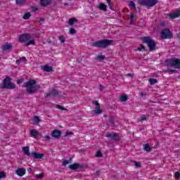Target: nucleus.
Instances as JSON below:
<instances>
[{
  "mask_svg": "<svg viewBox=\"0 0 180 180\" xmlns=\"http://www.w3.org/2000/svg\"><path fill=\"white\" fill-rule=\"evenodd\" d=\"M25 88H27V94H34L40 89V85H36V80H30L24 83Z\"/></svg>",
  "mask_w": 180,
  "mask_h": 180,
  "instance_id": "obj_1",
  "label": "nucleus"
},
{
  "mask_svg": "<svg viewBox=\"0 0 180 180\" xmlns=\"http://www.w3.org/2000/svg\"><path fill=\"white\" fill-rule=\"evenodd\" d=\"M112 43H113V40L103 39L101 41L93 42L91 46H93V47H97L99 49H106V47L110 46Z\"/></svg>",
  "mask_w": 180,
  "mask_h": 180,
  "instance_id": "obj_2",
  "label": "nucleus"
},
{
  "mask_svg": "<svg viewBox=\"0 0 180 180\" xmlns=\"http://www.w3.org/2000/svg\"><path fill=\"white\" fill-rule=\"evenodd\" d=\"M11 81H12V78L9 76H6L3 80V84L0 88L4 89H15L16 88V85L14 83H11Z\"/></svg>",
  "mask_w": 180,
  "mask_h": 180,
  "instance_id": "obj_3",
  "label": "nucleus"
},
{
  "mask_svg": "<svg viewBox=\"0 0 180 180\" xmlns=\"http://www.w3.org/2000/svg\"><path fill=\"white\" fill-rule=\"evenodd\" d=\"M141 40L143 43H146L148 44V47H149V50L150 51H154L155 50V46H157V44L155 43V41L154 39H151L150 37H145L141 38Z\"/></svg>",
  "mask_w": 180,
  "mask_h": 180,
  "instance_id": "obj_4",
  "label": "nucleus"
},
{
  "mask_svg": "<svg viewBox=\"0 0 180 180\" xmlns=\"http://www.w3.org/2000/svg\"><path fill=\"white\" fill-rule=\"evenodd\" d=\"M158 0H138L137 5L141 6H146V8H153V6L157 5Z\"/></svg>",
  "mask_w": 180,
  "mask_h": 180,
  "instance_id": "obj_5",
  "label": "nucleus"
},
{
  "mask_svg": "<svg viewBox=\"0 0 180 180\" xmlns=\"http://www.w3.org/2000/svg\"><path fill=\"white\" fill-rule=\"evenodd\" d=\"M105 137H108L110 143H116L117 141H120V136H119V134L115 132L107 133L105 134Z\"/></svg>",
  "mask_w": 180,
  "mask_h": 180,
  "instance_id": "obj_6",
  "label": "nucleus"
},
{
  "mask_svg": "<svg viewBox=\"0 0 180 180\" xmlns=\"http://www.w3.org/2000/svg\"><path fill=\"white\" fill-rule=\"evenodd\" d=\"M165 64L167 67H174L175 68H180V59H168L165 60Z\"/></svg>",
  "mask_w": 180,
  "mask_h": 180,
  "instance_id": "obj_7",
  "label": "nucleus"
},
{
  "mask_svg": "<svg viewBox=\"0 0 180 180\" xmlns=\"http://www.w3.org/2000/svg\"><path fill=\"white\" fill-rule=\"evenodd\" d=\"M160 36L162 39H172L173 37L172 32L168 28L162 30Z\"/></svg>",
  "mask_w": 180,
  "mask_h": 180,
  "instance_id": "obj_8",
  "label": "nucleus"
},
{
  "mask_svg": "<svg viewBox=\"0 0 180 180\" xmlns=\"http://www.w3.org/2000/svg\"><path fill=\"white\" fill-rule=\"evenodd\" d=\"M69 169H71V171H77V169H84L85 168V166L84 165L75 162L72 165H70L68 166Z\"/></svg>",
  "mask_w": 180,
  "mask_h": 180,
  "instance_id": "obj_9",
  "label": "nucleus"
},
{
  "mask_svg": "<svg viewBox=\"0 0 180 180\" xmlns=\"http://www.w3.org/2000/svg\"><path fill=\"white\" fill-rule=\"evenodd\" d=\"M93 105H96L95 110H94V115H101L102 110H101V104L96 101H93Z\"/></svg>",
  "mask_w": 180,
  "mask_h": 180,
  "instance_id": "obj_10",
  "label": "nucleus"
},
{
  "mask_svg": "<svg viewBox=\"0 0 180 180\" xmlns=\"http://www.w3.org/2000/svg\"><path fill=\"white\" fill-rule=\"evenodd\" d=\"M30 35L29 34H23L19 37V41L21 43H26L28 40H30Z\"/></svg>",
  "mask_w": 180,
  "mask_h": 180,
  "instance_id": "obj_11",
  "label": "nucleus"
},
{
  "mask_svg": "<svg viewBox=\"0 0 180 180\" xmlns=\"http://www.w3.org/2000/svg\"><path fill=\"white\" fill-rule=\"evenodd\" d=\"M44 96L45 98H49V96H52L53 98H55V96H58V90L53 89L49 93L45 94Z\"/></svg>",
  "mask_w": 180,
  "mask_h": 180,
  "instance_id": "obj_12",
  "label": "nucleus"
},
{
  "mask_svg": "<svg viewBox=\"0 0 180 180\" xmlns=\"http://www.w3.org/2000/svg\"><path fill=\"white\" fill-rule=\"evenodd\" d=\"M31 157H33V158H35L36 160H41V158H43V157H44V154L37 153L36 152H32Z\"/></svg>",
  "mask_w": 180,
  "mask_h": 180,
  "instance_id": "obj_13",
  "label": "nucleus"
},
{
  "mask_svg": "<svg viewBox=\"0 0 180 180\" xmlns=\"http://www.w3.org/2000/svg\"><path fill=\"white\" fill-rule=\"evenodd\" d=\"M51 136L54 137V139H60V137H61V131L55 129L51 132Z\"/></svg>",
  "mask_w": 180,
  "mask_h": 180,
  "instance_id": "obj_14",
  "label": "nucleus"
},
{
  "mask_svg": "<svg viewBox=\"0 0 180 180\" xmlns=\"http://www.w3.org/2000/svg\"><path fill=\"white\" fill-rule=\"evenodd\" d=\"M15 174L18 176H23V175H25V174H26V169H25V168H18L15 171Z\"/></svg>",
  "mask_w": 180,
  "mask_h": 180,
  "instance_id": "obj_15",
  "label": "nucleus"
},
{
  "mask_svg": "<svg viewBox=\"0 0 180 180\" xmlns=\"http://www.w3.org/2000/svg\"><path fill=\"white\" fill-rule=\"evenodd\" d=\"M12 49V44L8 43H5L1 46V50L3 52L8 51V50H11Z\"/></svg>",
  "mask_w": 180,
  "mask_h": 180,
  "instance_id": "obj_16",
  "label": "nucleus"
},
{
  "mask_svg": "<svg viewBox=\"0 0 180 180\" xmlns=\"http://www.w3.org/2000/svg\"><path fill=\"white\" fill-rule=\"evenodd\" d=\"M107 124L113 127V125L115 124V117L113 116H110L108 117V120H107Z\"/></svg>",
  "mask_w": 180,
  "mask_h": 180,
  "instance_id": "obj_17",
  "label": "nucleus"
},
{
  "mask_svg": "<svg viewBox=\"0 0 180 180\" xmlns=\"http://www.w3.org/2000/svg\"><path fill=\"white\" fill-rule=\"evenodd\" d=\"M180 16V11H177L173 13L169 14L170 19H176V18H179Z\"/></svg>",
  "mask_w": 180,
  "mask_h": 180,
  "instance_id": "obj_18",
  "label": "nucleus"
},
{
  "mask_svg": "<svg viewBox=\"0 0 180 180\" xmlns=\"http://www.w3.org/2000/svg\"><path fill=\"white\" fill-rule=\"evenodd\" d=\"M41 70H43V71H45L46 72H51V71H53V68L49 66L48 65H45L41 68Z\"/></svg>",
  "mask_w": 180,
  "mask_h": 180,
  "instance_id": "obj_19",
  "label": "nucleus"
},
{
  "mask_svg": "<svg viewBox=\"0 0 180 180\" xmlns=\"http://www.w3.org/2000/svg\"><path fill=\"white\" fill-rule=\"evenodd\" d=\"M22 151L25 153V155H27V157L32 156V153H30V151L29 150V146L22 147Z\"/></svg>",
  "mask_w": 180,
  "mask_h": 180,
  "instance_id": "obj_20",
  "label": "nucleus"
},
{
  "mask_svg": "<svg viewBox=\"0 0 180 180\" xmlns=\"http://www.w3.org/2000/svg\"><path fill=\"white\" fill-rule=\"evenodd\" d=\"M42 6H49L51 3V0H40Z\"/></svg>",
  "mask_w": 180,
  "mask_h": 180,
  "instance_id": "obj_21",
  "label": "nucleus"
},
{
  "mask_svg": "<svg viewBox=\"0 0 180 180\" xmlns=\"http://www.w3.org/2000/svg\"><path fill=\"white\" fill-rule=\"evenodd\" d=\"M31 137H34V139H36L39 136V131L36 129H32L31 130Z\"/></svg>",
  "mask_w": 180,
  "mask_h": 180,
  "instance_id": "obj_22",
  "label": "nucleus"
},
{
  "mask_svg": "<svg viewBox=\"0 0 180 180\" xmlns=\"http://www.w3.org/2000/svg\"><path fill=\"white\" fill-rule=\"evenodd\" d=\"M143 150H145V151H148V153H150V151H152L153 148L150 147V144L146 143L143 145Z\"/></svg>",
  "mask_w": 180,
  "mask_h": 180,
  "instance_id": "obj_23",
  "label": "nucleus"
},
{
  "mask_svg": "<svg viewBox=\"0 0 180 180\" xmlns=\"http://www.w3.org/2000/svg\"><path fill=\"white\" fill-rule=\"evenodd\" d=\"M107 8H108V6H106L104 4L101 3L98 5V8H100L101 11H108Z\"/></svg>",
  "mask_w": 180,
  "mask_h": 180,
  "instance_id": "obj_24",
  "label": "nucleus"
},
{
  "mask_svg": "<svg viewBox=\"0 0 180 180\" xmlns=\"http://www.w3.org/2000/svg\"><path fill=\"white\" fill-rule=\"evenodd\" d=\"M71 162H72V158H70L69 160H64L62 163V165L65 167V165H68V164H71Z\"/></svg>",
  "mask_w": 180,
  "mask_h": 180,
  "instance_id": "obj_25",
  "label": "nucleus"
},
{
  "mask_svg": "<svg viewBox=\"0 0 180 180\" xmlns=\"http://www.w3.org/2000/svg\"><path fill=\"white\" fill-rule=\"evenodd\" d=\"M129 6H130V8H131V9H134V11H137V8H136V4H134V1H130Z\"/></svg>",
  "mask_w": 180,
  "mask_h": 180,
  "instance_id": "obj_26",
  "label": "nucleus"
},
{
  "mask_svg": "<svg viewBox=\"0 0 180 180\" xmlns=\"http://www.w3.org/2000/svg\"><path fill=\"white\" fill-rule=\"evenodd\" d=\"M75 22H78V20H77L75 18L69 19V25H70V26H72Z\"/></svg>",
  "mask_w": 180,
  "mask_h": 180,
  "instance_id": "obj_27",
  "label": "nucleus"
},
{
  "mask_svg": "<svg viewBox=\"0 0 180 180\" xmlns=\"http://www.w3.org/2000/svg\"><path fill=\"white\" fill-rule=\"evenodd\" d=\"M139 122H144L148 120V117L146 116V115H142L141 117H140L138 119Z\"/></svg>",
  "mask_w": 180,
  "mask_h": 180,
  "instance_id": "obj_28",
  "label": "nucleus"
},
{
  "mask_svg": "<svg viewBox=\"0 0 180 180\" xmlns=\"http://www.w3.org/2000/svg\"><path fill=\"white\" fill-rule=\"evenodd\" d=\"M129 99V97L126 95H122L120 96V101L121 102H126Z\"/></svg>",
  "mask_w": 180,
  "mask_h": 180,
  "instance_id": "obj_29",
  "label": "nucleus"
},
{
  "mask_svg": "<svg viewBox=\"0 0 180 180\" xmlns=\"http://www.w3.org/2000/svg\"><path fill=\"white\" fill-rule=\"evenodd\" d=\"M30 16H31L30 13H26L24 14L22 19H25V20H27V19H29Z\"/></svg>",
  "mask_w": 180,
  "mask_h": 180,
  "instance_id": "obj_30",
  "label": "nucleus"
},
{
  "mask_svg": "<svg viewBox=\"0 0 180 180\" xmlns=\"http://www.w3.org/2000/svg\"><path fill=\"white\" fill-rule=\"evenodd\" d=\"M150 85H154V84H157L158 81L156 79H153V78H150L148 79Z\"/></svg>",
  "mask_w": 180,
  "mask_h": 180,
  "instance_id": "obj_31",
  "label": "nucleus"
},
{
  "mask_svg": "<svg viewBox=\"0 0 180 180\" xmlns=\"http://www.w3.org/2000/svg\"><path fill=\"white\" fill-rule=\"evenodd\" d=\"M26 2V0H16L15 4L17 5H23Z\"/></svg>",
  "mask_w": 180,
  "mask_h": 180,
  "instance_id": "obj_32",
  "label": "nucleus"
},
{
  "mask_svg": "<svg viewBox=\"0 0 180 180\" xmlns=\"http://www.w3.org/2000/svg\"><path fill=\"white\" fill-rule=\"evenodd\" d=\"M138 50L139 51H141L142 50H144V51H147V49L146 48V46H144V45L141 44L140 46L138 48Z\"/></svg>",
  "mask_w": 180,
  "mask_h": 180,
  "instance_id": "obj_33",
  "label": "nucleus"
},
{
  "mask_svg": "<svg viewBox=\"0 0 180 180\" xmlns=\"http://www.w3.org/2000/svg\"><path fill=\"white\" fill-rule=\"evenodd\" d=\"M34 122L36 124H39V123L40 122V118H39V116H35L34 117Z\"/></svg>",
  "mask_w": 180,
  "mask_h": 180,
  "instance_id": "obj_34",
  "label": "nucleus"
},
{
  "mask_svg": "<svg viewBox=\"0 0 180 180\" xmlns=\"http://www.w3.org/2000/svg\"><path fill=\"white\" fill-rule=\"evenodd\" d=\"M106 58L103 55H98L97 56V60H99V61H102L103 60H105Z\"/></svg>",
  "mask_w": 180,
  "mask_h": 180,
  "instance_id": "obj_35",
  "label": "nucleus"
},
{
  "mask_svg": "<svg viewBox=\"0 0 180 180\" xmlns=\"http://www.w3.org/2000/svg\"><path fill=\"white\" fill-rule=\"evenodd\" d=\"M56 109H60V110H68L67 108H63V106L60 105H56Z\"/></svg>",
  "mask_w": 180,
  "mask_h": 180,
  "instance_id": "obj_36",
  "label": "nucleus"
},
{
  "mask_svg": "<svg viewBox=\"0 0 180 180\" xmlns=\"http://www.w3.org/2000/svg\"><path fill=\"white\" fill-rule=\"evenodd\" d=\"M103 155H102V153L101 151H97L96 153V157H97L98 158H102Z\"/></svg>",
  "mask_w": 180,
  "mask_h": 180,
  "instance_id": "obj_37",
  "label": "nucleus"
},
{
  "mask_svg": "<svg viewBox=\"0 0 180 180\" xmlns=\"http://www.w3.org/2000/svg\"><path fill=\"white\" fill-rule=\"evenodd\" d=\"M60 43H64V41H65V37H64V36L61 35V36H59L58 37Z\"/></svg>",
  "mask_w": 180,
  "mask_h": 180,
  "instance_id": "obj_38",
  "label": "nucleus"
},
{
  "mask_svg": "<svg viewBox=\"0 0 180 180\" xmlns=\"http://www.w3.org/2000/svg\"><path fill=\"white\" fill-rule=\"evenodd\" d=\"M2 178H6V174H5L4 172H0V179H2Z\"/></svg>",
  "mask_w": 180,
  "mask_h": 180,
  "instance_id": "obj_39",
  "label": "nucleus"
},
{
  "mask_svg": "<svg viewBox=\"0 0 180 180\" xmlns=\"http://www.w3.org/2000/svg\"><path fill=\"white\" fill-rule=\"evenodd\" d=\"M31 44H32V45H34V44H35L34 39H32V40L28 41V42L27 43L26 46H31Z\"/></svg>",
  "mask_w": 180,
  "mask_h": 180,
  "instance_id": "obj_40",
  "label": "nucleus"
},
{
  "mask_svg": "<svg viewBox=\"0 0 180 180\" xmlns=\"http://www.w3.org/2000/svg\"><path fill=\"white\" fill-rule=\"evenodd\" d=\"M69 32L70 34H75V33H77V31L74 28H70Z\"/></svg>",
  "mask_w": 180,
  "mask_h": 180,
  "instance_id": "obj_41",
  "label": "nucleus"
},
{
  "mask_svg": "<svg viewBox=\"0 0 180 180\" xmlns=\"http://www.w3.org/2000/svg\"><path fill=\"white\" fill-rule=\"evenodd\" d=\"M174 176L179 179L180 178L179 172H176L175 174H174Z\"/></svg>",
  "mask_w": 180,
  "mask_h": 180,
  "instance_id": "obj_42",
  "label": "nucleus"
},
{
  "mask_svg": "<svg viewBox=\"0 0 180 180\" xmlns=\"http://www.w3.org/2000/svg\"><path fill=\"white\" fill-rule=\"evenodd\" d=\"M20 61H23V63H26V61H27V60L26 59V58L25 56H22V58H20Z\"/></svg>",
  "mask_w": 180,
  "mask_h": 180,
  "instance_id": "obj_43",
  "label": "nucleus"
},
{
  "mask_svg": "<svg viewBox=\"0 0 180 180\" xmlns=\"http://www.w3.org/2000/svg\"><path fill=\"white\" fill-rule=\"evenodd\" d=\"M36 176L39 179H41V178H43L44 175L43 174H38L36 175Z\"/></svg>",
  "mask_w": 180,
  "mask_h": 180,
  "instance_id": "obj_44",
  "label": "nucleus"
},
{
  "mask_svg": "<svg viewBox=\"0 0 180 180\" xmlns=\"http://www.w3.org/2000/svg\"><path fill=\"white\" fill-rule=\"evenodd\" d=\"M135 167L136 168H140L141 165H140V162H135Z\"/></svg>",
  "mask_w": 180,
  "mask_h": 180,
  "instance_id": "obj_45",
  "label": "nucleus"
},
{
  "mask_svg": "<svg viewBox=\"0 0 180 180\" xmlns=\"http://www.w3.org/2000/svg\"><path fill=\"white\" fill-rule=\"evenodd\" d=\"M129 23L130 25H134V18H130Z\"/></svg>",
  "mask_w": 180,
  "mask_h": 180,
  "instance_id": "obj_46",
  "label": "nucleus"
},
{
  "mask_svg": "<svg viewBox=\"0 0 180 180\" xmlns=\"http://www.w3.org/2000/svg\"><path fill=\"white\" fill-rule=\"evenodd\" d=\"M70 134H72V132H68L67 131L65 134V137H67V136H70Z\"/></svg>",
  "mask_w": 180,
  "mask_h": 180,
  "instance_id": "obj_47",
  "label": "nucleus"
},
{
  "mask_svg": "<svg viewBox=\"0 0 180 180\" xmlns=\"http://www.w3.org/2000/svg\"><path fill=\"white\" fill-rule=\"evenodd\" d=\"M15 63H16L17 65H20V59L17 60Z\"/></svg>",
  "mask_w": 180,
  "mask_h": 180,
  "instance_id": "obj_48",
  "label": "nucleus"
},
{
  "mask_svg": "<svg viewBox=\"0 0 180 180\" xmlns=\"http://www.w3.org/2000/svg\"><path fill=\"white\" fill-rule=\"evenodd\" d=\"M45 139H46V140H50V136L46 135Z\"/></svg>",
  "mask_w": 180,
  "mask_h": 180,
  "instance_id": "obj_49",
  "label": "nucleus"
},
{
  "mask_svg": "<svg viewBox=\"0 0 180 180\" xmlns=\"http://www.w3.org/2000/svg\"><path fill=\"white\" fill-rule=\"evenodd\" d=\"M134 14L131 13L130 15V19H134Z\"/></svg>",
  "mask_w": 180,
  "mask_h": 180,
  "instance_id": "obj_50",
  "label": "nucleus"
},
{
  "mask_svg": "<svg viewBox=\"0 0 180 180\" xmlns=\"http://www.w3.org/2000/svg\"><path fill=\"white\" fill-rule=\"evenodd\" d=\"M99 89L100 91H103V86L101 85Z\"/></svg>",
  "mask_w": 180,
  "mask_h": 180,
  "instance_id": "obj_51",
  "label": "nucleus"
},
{
  "mask_svg": "<svg viewBox=\"0 0 180 180\" xmlns=\"http://www.w3.org/2000/svg\"><path fill=\"white\" fill-rule=\"evenodd\" d=\"M127 77H133V74H131V73H128V74L127 75Z\"/></svg>",
  "mask_w": 180,
  "mask_h": 180,
  "instance_id": "obj_52",
  "label": "nucleus"
},
{
  "mask_svg": "<svg viewBox=\"0 0 180 180\" xmlns=\"http://www.w3.org/2000/svg\"><path fill=\"white\" fill-rule=\"evenodd\" d=\"M106 1L108 6H110V0H106Z\"/></svg>",
  "mask_w": 180,
  "mask_h": 180,
  "instance_id": "obj_53",
  "label": "nucleus"
},
{
  "mask_svg": "<svg viewBox=\"0 0 180 180\" xmlns=\"http://www.w3.org/2000/svg\"><path fill=\"white\" fill-rule=\"evenodd\" d=\"M99 174H101V172L99 170L96 172V175H99Z\"/></svg>",
  "mask_w": 180,
  "mask_h": 180,
  "instance_id": "obj_54",
  "label": "nucleus"
},
{
  "mask_svg": "<svg viewBox=\"0 0 180 180\" xmlns=\"http://www.w3.org/2000/svg\"><path fill=\"white\" fill-rule=\"evenodd\" d=\"M169 71H170V72H176V70H170Z\"/></svg>",
  "mask_w": 180,
  "mask_h": 180,
  "instance_id": "obj_55",
  "label": "nucleus"
},
{
  "mask_svg": "<svg viewBox=\"0 0 180 180\" xmlns=\"http://www.w3.org/2000/svg\"><path fill=\"white\" fill-rule=\"evenodd\" d=\"M140 95H141V96H143V95H145V96H146V94H144L143 92H141Z\"/></svg>",
  "mask_w": 180,
  "mask_h": 180,
  "instance_id": "obj_56",
  "label": "nucleus"
},
{
  "mask_svg": "<svg viewBox=\"0 0 180 180\" xmlns=\"http://www.w3.org/2000/svg\"><path fill=\"white\" fill-rule=\"evenodd\" d=\"M27 171H28V172H32V168H28V169H27Z\"/></svg>",
  "mask_w": 180,
  "mask_h": 180,
  "instance_id": "obj_57",
  "label": "nucleus"
},
{
  "mask_svg": "<svg viewBox=\"0 0 180 180\" xmlns=\"http://www.w3.org/2000/svg\"><path fill=\"white\" fill-rule=\"evenodd\" d=\"M21 82H22L21 80H18V81H17V84H20Z\"/></svg>",
  "mask_w": 180,
  "mask_h": 180,
  "instance_id": "obj_58",
  "label": "nucleus"
},
{
  "mask_svg": "<svg viewBox=\"0 0 180 180\" xmlns=\"http://www.w3.org/2000/svg\"><path fill=\"white\" fill-rule=\"evenodd\" d=\"M149 105H151V102L149 103Z\"/></svg>",
  "mask_w": 180,
  "mask_h": 180,
  "instance_id": "obj_59",
  "label": "nucleus"
},
{
  "mask_svg": "<svg viewBox=\"0 0 180 180\" xmlns=\"http://www.w3.org/2000/svg\"><path fill=\"white\" fill-rule=\"evenodd\" d=\"M65 5H68L67 4H65Z\"/></svg>",
  "mask_w": 180,
  "mask_h": 180,
  "instance_id": "obj_60",
  "label": "nucleus"
}]
</instances>
